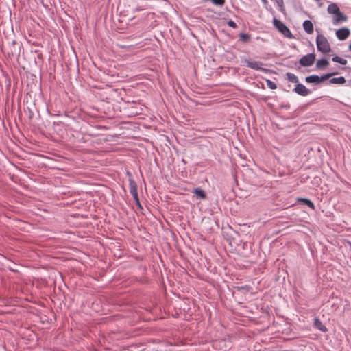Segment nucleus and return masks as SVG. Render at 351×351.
<instances>
[{
  "label": "nucleus",
  "mask_w": 351,
  "mask_h": 351,
  "mask_svg": "<svg viewBox=\"0 0 351 351\" xmlns=\"http://www.w3.org/2000/svg\"><path fill=\"white\" fill-rule=\"evenodd\" d=\"M193 193L197 196V197L199 199H205L206 198V195L205 191L201 188H195L193 189Z\"/></svg>",
  "instance_id": "11"
},
{
  "label": "nucleus",
  "mask_w": 351,
  "mask_h": 351,
  "mask_svg": "<svg viewBox=\"0 0 351 351\" xmlns=\"http://www.w3.org/2000/svg\"><path fill=\"white\" fill-rule=\"evenodd\" d=\"M306 82L308 84H318L319 83V76L317 75H311L306 77L305 78Z\"/></svg>",
  "instance_id": "13"
},
{
  "label": "nucleus",
  "mask_w": 351,
  "mask_h": 351,
  "mask_svg": "<svg viewBox=\"0 0 351 351\" xmlns=\"http://www.w3.org/2000/svg\"><path fill=\"white\" fill-rule=\"evenodd\" d=\"M313 326L321 332H326V327L322 323L320 319L317 317L314 319Z\"/></svg>",
  "instance_id": "9"
},
{
  "label": "nucleus",
  "mask_w": 351,
  "mask_h": 351,
  "mask_svg": "<svg viewBox=\"0 0 351 351\" xmlns=\"http://www.w3.org/2000/svg\"><path fill=\"white\" fill-rule=\"evenodd\" d=\"M329 82L330 84H343L346 82V79L343 76H340L338 77H333L330 80Z\"/></svg>",
  "instance_id": "16"
},
{
  "label": "nucleus",
  "mask_w": 351,
  "mask_h": 351,
  "mask_svg": "<svg viewBox=\"0 0 351 351\" xmlns=\"http://www.w3.org/2000/svg\"><path fill=\"white\" fill-rule=\"evenodd\" d=\"M332 60L335 62L339 63L342 65H346L347 64V60L346 59L339 57L337 56H334L332 58Z\"/></svg>",
  "instance_id": "19"
},
{
  "label": "nucleus",
  "mask_w": 351,
  "mask_h": 351,
  "mask_svg": "<svg viewBox=\"0 0 351 351\" xmlns=\"http://www.w3.org/2000/svg\"><path fill=\"white\" fill-rule=\"evenodd\" d=\"M327 10L329 14H332L334 15L340 11L339 7L335 3L330 4L328 6Z\"/></svg>",
  "instance_id": "15"
},
{
  "label": "nucleus",
  "mask_w": 351,
  "mask_h": 351,
  "mask_svg": "<svg viewBox=\"0 0 351 351\" xmlns=\"http://www.w3.org/2000/svg\"><path fill=\"white\" fill-rule=\"evenodd\" d=\"M227 24L229 27L233 28V29H236L237 27V25L236 24L235 22H234L232 20H229L228 22H227Z\"/></svg>",
  "instance_id": "24"
},
{
  "label": "nucleus",
  "mask_w": 351,
  "mask_h": 351,
  "mask_svg": "<svg viewBox=\"0 0 351 351\" xmlns=\"http://www.w3.org/2000/svg\"><path fill=\"white\" fill-rule=\"evenodd\" d=\"M286 79L292 83L298 84L299 82L298 77L293 73H286Z\"/></svg>",
  "instance_id": "14"
},
{
  "label": "nucleus",
  "mask_w": 351,
  "mask_h": 351,
  "mask_svg": "<svg viewBox=\"0 0 351 351\" xmlns=\"http://www.w3.org/2000/svg\"><path fill=\"white\" fill-rule=\"evenodd\" d=\"M245 64L247 67L256 70V71H262L264 72H267V69L263 68L261 66L263 64V62L260 61H250L246 60L245 61Z\"/></svg>",
  "instance_id": "4"
},
{
  "label": "nucleus",
  "mask_w": 351,
  "mask_h": 351,
  "mask_svg": "<svg viewBox=\"0 0 351 351\" xmlns=\"http://www.w3.org/2000/svg\"><path fill=\"white\" fill-rule=\"evenodd\" d=\"M315 60V55L311 53L301 57L299 63L302 66H310L314 63Z\"/></svg>",
  "instance_id": "3"
},
{
  "label": "nucleus",
  "mask_w": 351,
  "mask_h": 351,
  "mask_svg": "<svg viewBox=\"0 0 351 351\" xmlns=\"http://www.w3.org/2000/svg\"><path fill=\"white\" fill-rule=\"evenodd\" d=\"M126 175H127L128 178V181L129 182H130V180H133L132 175V173L130 171H127Z\"/></svg>",
  "instance_id": "25"
},
{
  "label": "nucleus",
  "mask_w": 351,
  "mask_h": 351,
  "mask_svg": "<svg viewBox=\"0 0 351 351\" xmlns=\"http://www.w3.org/2000/svg\"><path fill=\"white\" fill-rule=\"evenodd\" d=\"M298 202L303 203L304 205L308 206L309 208L314 209L315 206L312 201L306 198H300L298 199Z\"/></svg>",
  "instance_id": "17"
},
{
  "label": "nucleus",
  "mask_w": 351,
  "mask_h": 351,
  "mask_svg": "<svg viewBox=\"0 0 351 351\" xmlns=\"http://www.w3.org/2000/svg\"><path fill=\"white\" fill-rule=\"evenodd\" d=\"M211 1L214 5L219 6H221L225 3V0H211Z\"/></svg>",
  "instance_id": "23"
},
{
  "label": "nucleus",
  "mask_w": 351,
  "mask_h": 351,
  "mask_svg": "<svg viewBox=\"0 0 351 351\" xmlns=\"http://www.w3.org/2000/svg\"><path fill=\"white\" fill-rule=\"evenodd\" d=\"M250 35L246 33H241L239 35V40L243 43L247 42L250 40Z\"/></svg>",
  "instance_id": "20"
},
{
  "label": "nucleus",
  "mask_w": 351,
  "mask_h": 351,
  "mask_svg": "<svg viewBox=\"0 0 351 351\" xmlns=\"http://www.w3.org/2000/svg\"><path fill=\"white\" fill-rule=\"evenodd\" d=\"M293 91L298 95L303 97L307 96L311 93V90L308 89L304 84L300 83H298L295 85Z\"/></svg>",
  "instance_id": "6"
},
{
  "label": "nucleus",
  "mask_w": 351,
  "mask_h": 351,
  "mask_svg": "<svg viewBox=\"0 0 351 351\" xmlns=\"http://www.w3.org/2000/svg\"><path fill=\"white\" fill-rule=\"evenodd\" d=\"M350 33L348 28L343 27L336 31V36L339 40H344L349 36Z\"/></svg>",
  "instance_id": "7"
},
{
  "label": "nucleus",
  "mask_w": 351,
  "mask_h": 351,
  "mask_svg": "<svg viewBox=\"0 0 351 351\" xmlns=\"http://www.w3.org/2000/svg\"><path fill=\"white\" fill-rule=\"evenodd\" d=\"M285 108H286L287 109H288V108H289V105L285 106Z\"/></svg>",
  "instance_id": "28"
},
{
  "label": "nucleus",
  "mask_w": 351,
  "mask_h": 351,
  "mask_svg": "<svg viewBox=\"0 0 351 351\" xmlns=\"http://www.w3.org/2000/svg\"><path fill=\"white\" fill-rule=\"evenodd\" d=\"M274 26L285 37L288 38H293V36L289 29L280 20L274 18Z\"/></svg>",
  "instance_id": "2"
},
{
  "label": "nucleus",
  "mask_w": 351,
  "mask_h": 351,
  "mask_svg": "<svg viewBox=\"0 0 351 351\" xmlns=\"http://www.w3.org/2000/svg\"><path fill=\"white\" fill-rule=\"evenodd\" d=\"M347 21V16L341 12L340 11H339L337 14H335L334 15V19H333L334 25H337L341 21Z\"/></svg>",
  "instance_id": "8"
},
{
  "label": "nucleus",
  "mask_w": 351,
  "mask_h": 351,
  "mask_svg": "<svg viewBox=\"0 0 351 351\" xmlns=\"http://www.w3.org/2000/svg\"><path fill=\"white\" fill-rule=\"evenodd\" d=\"M265 81H266L267 86L269 88L272 89V90L276 89L277 86H276V83H274V82H272L270 80H266Z\"/></svg>",
  "instance_id": "21"
},
{
  "label": "nucleus",
  "mask_w": 351,
  "mask_h": 351,
  "mask_svg": "<svg viewBox=\"0 0 351 351\" xmlns=\"http://www.w3.org/2000/svg\"><path fill=\"white\" fill-rule=\"evenodd\" d=\"M337 73V72L328 73L324 74L322 76H319V83L320 84L321 82H324V80L330 78L332 76L336 75Z\"/></svg>",
  "instance_id": "18"
},
{
  "label": "nucleus",
  "mask_w": 351,
  "mask_h": 351,
  "mask_svg": "<svg viewBox=\"0 0 351 351\" xmlns=\"http://www.w3.org/2000/svg\"><path fill=\"white\" fill-rule=\"evenodd\" d=\"M261 1L263 2V3L264 5H267V0H261Z\"/></svg>",
  "instance_id": "26"
},
{
  "label": "nucleus",
  "mask_w": 351,
  "mask_h": 351,
  "mask_svg": "<svg viewBox=\"0 0 351 351\" xmlns=\"http://www.w3.org/2000/svg\"><path fill=\"white\" fill-rule=\"evenodd\" d=\"M276 3L277 4V5L279 7V10L280 12H284L285 11V8H284V3H283V0H274Z\"/></svg>",
  "instance_id": "22"
},
{
  "label": "nucleus",
  "mask_w": 351,
  "mask_h": 351,
  "mask_svg": "<svg viewBox=\"0 0 351 351\" xmlns=\"http://www.w3.org/2000/svg\"><path fill=\"white\" fill-rule=\"evenodd\" d=\"M329 64V62L325 59L322 58L318 60L316 62V68L317 69L321 70L327 66Z\"/></svg>",
  "instance_id": "12"
},
{
  "label": "nucleus",
  "mask_w": 351,
  "mask_h": 351,
  "mask_svg": "<svg viewBox=\"0 0 351 351\" xmlns=\"http://www.w3.org/2000/svg\"><path fill=\"white\" fill-rule=\"evenodd\" d=\"M316 44L317 50L323 53H328L331 51V48L328 40L322 34L317 36Z\"/></svg>",
  "instance_id": "1"
},
{
  "label": "nucleus",
  "mask_w": 351,
  "mask_h": 351,
  "mask_svg": "<svg viewBox=\"0 0 351 351\" xmlns=\"http://www.w3.org/2000/svg\"><path fill=\"white\" fill-rule=\"evenodd\" d=\"M350 247L351 249V243H349Z\"/></svg>",
  "instance_id": "29"
},
{
  "label": "nucleus",
  "mask_w": 351,
  "mask_h": 351,
  "mask_svg": "<svg viewBox=\"0 0 351 351\" xmlns=\"http://www.w3.org/2000/svg\"><path fill=\"white\" fill-rule=\"evenodd\" d=\"M129 186H130V193L134 199L135 200L136 203L140 205L139 199L138 196V192H137V185L136 182L134 181V180H130V182H129Z\"/></svg>",
  "instance_id": "5"
},
{
  "label": "nucleus",
  "mask_w": 351,
  "mask_h": 351,
  "mask_svg": "<svg viewBox=\"0 0 351 351\" xmlns=\"http://www.w3.org/2000/svg\"><path fill=\"white\" fill-rule=\"evenodd\" d=\"M349 50L351 51V44L349 45Z\"/></svg>",
  "instance_id": "27"
},
{
  "label": "nucleus",
  "mask_w": 351,
  "mask_h": 351,
  "mask_svg": "<svg viewBox=\"0 0 351 351\" xmlns=\"http://www.w3.org/2000/svg\"><path fill=\"white\" fill-rule=\"evenodd\" d=\"M303 28L304 31L308 34H311L313 32V25L309 20H306L304 21Z\"/></svg>",
  "instance_id": "10"
}]
</instances>
